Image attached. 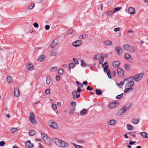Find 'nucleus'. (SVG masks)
Instances as JSON below:
<instances>
[{
	"label": "nucleus",
	"mask_w": 148,
	"mask_h": 148,
	"mask_svg": "<svg viewBox=\"0 0 148 148\" xmlns=\"http://www.w3.org/2000/svg\"><path fill=\"white\" fill-rule=\"evenodd\" d=\"M51 81V79L50 77L48 76L47 77V79H46V83L47 84H49L50 83Z\"/></svg>",
	"instance_id": "nucleus-33"
},
{
	"label": "nucleus",
	"mask_w": 148,
	"mask_h": 148,
	"mask_svg": "<svg viewBox=\"0 0 148 148\" xmlns=\"http://www.w3.org/2000/svg\"><path fill=\"white\" fill-rule=\"evenodd\" d=\"M82 90L79 87H78L77 89V92H81L82 91Z\"/></svg>",
	"instance_id": "nucleus-61"
},
{
	"label": "nucleus",
	"mask_w": 148,
	"mask_h": 148,
	"mask_svg": "<svg viewBox=\"0 0 148 148\" xmlns=\"http://www.w3.org/2000/svg\"><path fill=\"white\" fill-rule=\"evenodd\" d=\"M112 10H110V11H109L108 12H107L106 13V15L107 16H110V14L112 13Z\"/></svg>",
	"instance_id": "nucleus-54"
},
{
	"label": "nucleus",
	"mask_w": 148,
	"mask_h": 148,
	"mask_svg": "<svg viewBox=\"0 0 148 148\" xmlns=\"http://www.w3.org/2000/svg\"><path fill=\"white\" fill-rule=\"evenodd\" d=\"M34 6V3L33 4H31L29 6V7L28 8L29 10H32V9L33 7Z\"/></svg>",
	"instance_id": "nucleus-45"
},
{
	"label": "nucleus",
	"mask_w": 148,
	"mask_h": 148,
	"mask_svg": "<svg viewBox=\"0 0 148 148\" xmlns=\"http://www.w3.org/2000/svg\"><path fill=\"white\" fill-rule=\"evenodd\" d=\"M120 30V28H115L114 29V31L116 32L119 31Z\"/></svg>",
	"instance_id": "nucleus-60"
},
{
	"label": "nucleus",
	"mask_w": 148,
	"mask_h": 148,
	"mask_svg": "<svg viewBox=\"0 0 148 148\" xmlns=\"http://www.w3.org/2000/svg\"><path fill=\"white\" fill-rule=\"evenodd\" d=\"M58 72L60 75H62L64 73V70L62 69H60L58 70Z\"/></svg>",
	"instance_id": "nucleus-39"
},
{
	"label": "nucleus",
	"mask_w": 148,
	"mask_h": 148,
	"mask_svg": "<svg viewBox=\"0 0 148 148\" xmlns=\"http://www.w3.org/2000/svg\"><path fill=\"white\" fill-rule=\"evenodd\" d=\"M36 133V132L34 130H31L29 132V134L30 136H32L35 135Z\"/></svg>",
	"instance_id": "nucleus-27"
},
{
	"label": "nucleus",
	"mask_w": 148,
	"mask_h": 148,
	"mask_svg": "<svg viewBox=\"0 0 148 148\" xmlns=\"http://www.w3.org/2000/svg\"><path fill=\"white\" fill-rule=\"evenodd\" d=\"M96 93L97 95H99L102 94V93L101 90H100L99 89H96L95 90Z\"/></svg>",
	"instance_id": "nucleus-32"
},
{
	"label": "nucleus",
	"mask_w": 148,
	"mask_h": 148,
	"mask_svg": "<svg viewBox=\"0 0 148 148\" xmlns=\"http://www.w3.org/2000/svg\"><path fill=\"white\" fill-rule=\"evenodd\" d=\"M98 7L99 8H100L101 9V10H102V9L103 8V6L102 4L99 5Z\"/></svg>",
	"instance_id": "nucleus-64"
},
{
	"label": "nucleus",
	"mask_w": 148,
	"mask_h": 148,
	"mask_svg": "<svg viewBox=\"0 0 148 148\" xmlns=\"http://www.w3.org/2000/svg\"><path fill=\"white\" fill-rule=\"evenodd\" d=\"M125 89L124 90V92L126 93L128 92H130L132 91L133 90V88L132 87L125 88Z\"/></svg>",
	"instance_id": "nucleus-16"
},
{
	"label": "nucleus",
	"mask_w": 148,
	"mask_h": 148,
	"mask_svg": "<svg viewBox=\"0 0 148 148\" xmlns=\"http://www.w3.org/2000/svg\"><path fill=\"white\" fill-rule=\"evenodd\" d=\"M134 84V82L133 81H130L127 83L125 86V88L132 87Z\"/></svg>",
	"instance_id": "nucleus-14"
},
{
	"label": "nucleus",
	"mask_w": 148,
	"mask_h": 148,
	"mask_svg": "<svg viewBox=\"0 0 148 148\" xmlns=\"http://www.w3.org/2000/svg\"><path fill=\"white\" fill-rule=\"evenodd\" d=\"M75 65V64L73 63H71L69 64V68H73Z\"/></svg>",
	"instance_id": "nucleus-41"
},
{
	"label": "nucleus",
	"mask_w": 148,
	"mask_h": 148,
	"mask_svg": "<svg viewBox=\"0 0 148 148\" xmlns=\"http://www.w3.org/2000/svg\"><path fill=\"white\" fill-rule=\"evenodd\" d=\"M48 124L49 126L51 128L56 129L58 127V125L56 123L53 122L52 120L48 121Z\"/></svg>",
	"instance_id": "nucleus-4"
},
{
	"label": "nucleus",
	"mask_w": 148,
	"mask_h": 148,
	"mask_svg": "<svg viewBox=\"0 0 148 148\" xmlns=\"http://www.w3.org/2000/svg\"><path fill=\"white\" fill-rule=\"evenodd\" d=\"M104 44L107 46H110L112 44V42L109 40H107L104 42Z\"/></svg>",
	"instance_id": "nucleus-22"
},
{
	"label": "nucleus",
	"mask_w": 148,
	"mask_h": 148,
	"mask_svg": "<svg viewBox=\"0 0 148 148\" xmlns=\"http://www.w3.org/2000/svg\"><path fill=\"white\" fill-rule=\"evenodd\" d=\"M127 80L126 79H124L123 80V81L121 82L119 84H117V85L119 86H123L124 83L125 81Z\"/></svg>",
	"instance_id": "nucleus-40"
},
{
	"label": "nucleus",
	"mask_w": 148,
	"mask_h": 148,
	"mask_svg": "<svg viewBox=\"0 0 148 148\" xmlns=\"http://www.w3.org/2000/svg\"><path fill=\"white\" fill-rule=\"evenodd\" d=\"M50 28V26L48 25H46L45 26V28L46 30H48Z\"/></svg>",
	"instance_id": "nucleus-57"
},
{
	"label": "nucleus",
	"mask_w": 148,
	"mask_h": 148,
	"mask_svg": "<svg viewBox=\"0 0 148 148\" xmlns=\"http://www.w3.org/2000/svg\"><path fill=\"white\" fill-rule=\"evenodd\" d=\"M58 43V41L57 40H54L52 44L51 45L50 47L51 48H53L55 45Z\"/></svg>",
	"instance_id": "nucleus-15"
},
{
	"label": "nucleus",
	"mask_w": 148,
	"mask_h": 148,
	"mask_svg": "<svg viewBox=\"0 0 148 148\" xmlns=\"http://www.w3.org/2000/svg\"><path fill=\"white\" fill-rule=\"evenodd\" d=\"M115 49L119 55H120L122 54L123 52L122 50L120 47L117 46L115 47Z\"/></svg>",
	"instance_id": "nucleus-10"
},
{
	"label": "nucleus",
	"mask_w": 148,
	"mask_h": 148,
	"mask_svg": "<svg viewBox=\"0 0 148 148\" xmlns=\"http://www.w3.org/2000/svg\"><path fill=\"white\" fill-rule=\"evenodd\" d=\"M93 89V88L92 87H90V86H88L86 90H91Z\"/></svg>",
	"instance_id": "nucleus-59"
},
{
	"label": "nucleus",
	"mask_w": 148,
	"mask_h": 148,
	"mask_svg": "<svg viewBox=\"0 0 148 148\" xmlns=\"http://www.w3.org/2000/svg\"><path fill=\"white\" fill-rule=\"evenodd\" d=\"M82 43L81 40H79L73 42L72 45L75 47H77L80 45Z\"/></svg>",
	"instance_id": "nucleus-7"
},
{
	"label": "nucleus",
	"mask_w": 148,
	"mask_h": 148,
	"mask_svg": "<svg viewBox=\"0 0 148 148\" xmlns=\"http://www.w3.org/2000/svg\"><path fill=\"white\" fill-rule=\"evenodd\" d=\"M123 93H122L120 95H118L116 97V99H120L123 97Z\"/></svg>",
	"instance_id": "nucleus-47"
},
{
	"label": "nucleus",
	"mask_w": 148,
	"mask_h": 148,
	"mask_svg": "<svg viewBox=\"0 0 148 148\" xmlns=\"http://www.w3.org/2000/svg\"><path fill=\"white\" fill-rule=\"evenodd\" d=\"M6 79L8 82H11L12 81V78L10 76H7Z\"/></svg>",
	"instance_id": "nucleus-42"
},
{
	"label": "nucleus",
	"mask_w": 148,
	"mask_h": 148,
	"mask_svg": "<svg viewBox=\"0 0 148 148\" xmlns=\"http://www.w3.org/2000/svg\"><path fill=\"white\" fill-rule=\"evenodd\" d=\"M126 127L127 129L130 130H132L134 128L130 124L127 125Z\"/></svg>",
	"instance_id": "nucleus-29"
},
{
	"label": "nucleus",
	"mask_w": 148,
	"mask_h": 148,
	"mask_svg": "<svg viewBox=\"0 0 148 148\" xmlns=\"http://www.w3.org/2000/svg\"><path fill=\"white\" fill-rule=\"evenodd\" d=\"M41 136L46 144H48L49 143L50 139L46 134L44 133H41Z\"/></svg>",
	"instance_id": "nucleus-5"
},
{
	"label": "nucleus",
	"mask_w": 148,
	"mask_h": 148,
	"mask_svg": "<svg viewBox=\"0 0 148 148\" xmlns=\"http://www.w3.org/2000/svg\"><path fill=\"white\" fill-rule=\"evenodd\" d=\"M26 67L27 69L29 70H32L34 69V65L29 62H28L26 65Z\"/></svg>",
	"instance_id": "nucleus-8"
},
{
	"label": "nucleus",
	"mask_w": 148,
	"mask_h": 148,
	"mask_svg": "<svg viewBox=\"0 0 148 148\" xmlns=\"http://www.w3.org/2000/svg\"><path fill=\"white\" fill-rule=\"evenodd\" d=\"M75 109V107H73L70 110L69 114H73L74 112Z\"/></svg>",
	"instance_id": "nucleus-37"
},
{
	"label": "nucleus",
	"mask_w": 148,
	"mask_h": 148,
	"mask_svg": "<svg viewBox=\"0 0 148 148\" xmlns=\"http://www.w3.org/2000/svg\"><path fill=\"white\" fill-rule=\"evenodd\" d=\"M101 59L99 61V63L100 64H102L103 62L104 59V57L102 56H101Z\"/></svg>",
	"instance_id": "nucleus-43"
},
{
	"label": "nucleus",
	"mask_w": 148,
	"mask_h": 148,
	"mask_svg": "<svg viewBox=\"0 0 148 148\" xmlns=\"http://www.w3.org/2000/svg\"><path fill=\"white\" fill-rule=\"evenodd\" d=\"M131 105L130 104L128 106H125L120 109L116 114V115L117 116H119L125 114V112L131 107Z\"/></svg>",
	"instance_id": "nucleus-2"
},
{
	"label": "nucleus",
	"mask_w": 148,
	"mask_h": 148,
	"mask_svg": "<svg viewBox=\"0 0 148 148\" xmlns=\"http://www.w3.org/2000/svg\"><path fill=\"white\" fill-rule=\"evenodd\" d=\"M118 73L119 76H122L124 73V71L121 68H118L117 69Z\"/></svg>",
	"instance_id": "nucleus-11"
},
{
	"label": "nucleus",
	"mask_w": 148,
	"mask_h": 148,
	"mask_svg": "<svg viewBox=\"0 0 148 148\" xmlns=\"http://www.w3.org/2000/svg\"><path fill=\"white\" fill-rule=\"evenodd\" d=\"M33 25L34 27L36 28H38L39 27V25L38 23L36 22L34 23L33 24Z\"/></svg>",
	"instance_id": "nucleus-52"
},
{
	"label": "nucleus",
	"mask_w": 148,
	"mask_h": 148,
	"mask_svg": "<svg viewBox=\"0 0 148 148\" xmlns=\"http://www.w3.org/2000/svg\"><path fill=\"white\" fill-rule=\"evenodd\" d=\"M58 67L57 66H55L51 68L50 70V71L51 72H54L56 71Z\"/></svg>",
	"instance_id": "nucleus-31"
},
{
	"label": "nucleus",
	"mask_w": 148,
	"mask_h": 148,
	"mask_svg": "<svg viewBox=\"0 0 148 148\" xmlns=\"http://www.w3.org/2000/svg\"><path fill=\"white\" fill-rule=\"evenodd\" d=\"M73 30L72 29H69L68 31V33L69 34H71L73 33Z\"/></svg>",
	"instance_id": "nucleus-53"
},
{
	"label": "nucleus",
	"mask_w": 148,
	"mask_h": 148,
	"mask_svg": "<svg viewBox=\"0 0 148 148\" xmlns=\"http://www.w3.org/2000/svg\"><path fill=\"white\" fill-rule=\"evenodd\" d=\"M127 51L132 53H134L135 52V50L134 47L130 45Z\"/></svg>",
	"instance_id": "nucleus-18"
},
{
	"label": "nucleus",
	"mask_w": 148,
	"mask_h": 148,
	"mask_svg": "<svg viewBox=\"0 0 148 148\" xmlns=\"http://www.w3.org/2000/svg\"><path fill=\"white\" fill-rule=\"evenodd\" d=\"M140 135L143 138H148V133L143 132L140 133Z\"/></svg>",
	"instance_id": "nucleus-17"
},
{
	"label": "nucleus",
	"mask_w": 148,
	"mask_h": 148,
	"mask_svg": "<svg viewBox=\"0 0 148 148\" xmlns=\"http://www.w3.org/2000/svg\"><path fill=\"white\" fill-rule=\"evenodd\" d=\"M31 122L34 125H36V120L34 118H31L29 119Z\"/></svg>",
	"instance_id": "nucleus-28"
},
{
	"label": "nucleus",
	"mask_w": 148,
	"mask_h": 148,
	"mask_svg": "<svg viewBox=\"0 0 148 148\" xmlns=\"http://www.w3.org/2000/svg\"><path fill=\"white\" fill-rule=\"evenodd\" d=\"M72 94L73 96H76V95L77 94V92L76 91L73 90L72 92Z\"/></svg>",
	"instance_id": "nucleus-50"
},
{
	"label": "nucleus",
	"mask_w": 148,
	"mask_h": 148,
	"mask_svg": "<svg viewBox=\"0 0 148 148\" xmlns=\"http://www.w3.org/2000/svg\"><path fill=\"white\" fill-rule=\"evenodd\" d=\"M116 102H112L110 103L108 105V107L110 108H113L115 107Z\"/></svg>",
	"instance_id": "nucleus-19"
},
{
	"label": "nucleus",
	"mask_w": 148,
	"mask_h": 148,
	"mask_svg": "<svg viewBox=\"0 0 148 148\" xmlns=\"http://www.w3.org/2000/svg\"><path fill=\"white\" fill-rule=\"evenodd\" d=\"M73 60L75 64H78V60L77 59H76L75 58H73Z\"/></svg>",
	"instance_id": "nucleus-51"
},
{
	"label": "nucleus",
	"mask_w": 148,
	"mask_h": 148,
	"mask_svg": "<svg viewBox=\"0 0 148 148\" xmlns=\"http://www.w3.org/2000/svg\"><path fill=\"white\" fill-rule=\"evenodd\" d=\"M25 145L27 148H32L33 147V145L31 143L30 140L27 141L25 143Z\"/></svg>",
	"instance_id": "nucleus-12"
},
{
	"label": "nucleus",
	"mask_w": 148,
	"mask_h": 148,
	"mask_svg": "<svg viewBox=\"0 0 148 148\" xmlns=\"http://www.w3.org/2000/svg\"><path fill=\"white\" fill-rule=\"evenodd\" d=\"M125 68L126 70L129 71L130 69V65L128 64H126L125 65Z\"/></svg>",
	"instance_id": "nucleus-44"
},
{
	"label": "nucleus",
	"mask_w": 148,
	"mask_h": 148,
	"mask_svg": "<svg viewBox=\"0 0 148 148\" xmlns=\"http://www.w3.org/2000/svg\"><path fill=\"white\" fill-rule=\"evenodd\" d=\"M129 46L130 45H129L125 44L123 45V47L124 49L127 51L128 49Z\"/></svg>",
	"instance_id": "nucleus-38"
},
{
	"label": "nucleus",
	"mask_w": 148,
	"mask_h": 148,
	"mask_svg": "<svg viewBox=\"0 0 148 148\" xmlns=\"http://www.w3.org/2000/svg\"><path fill=\"white\" fill-rule=\"evenodd\" d=\"M87 112V111L86 109H84L81 110L80 112V114L81 115H83L84 114H86Z\"/></svg>",
	"instance_id": "nucleus-26"
},
{
	"label": "nucleus",
	"mask_w": 148,
	"mask_h": 148,
	"mask_svg": "<svg viewBox=\"0 0 148 148\" xmlns=\"http://www.w3.org/2000/svg\"><path fill=\"white\" fill-rule=\"evenodd\" d=\"M116 123V121L112 119L111 120L109 121L107 124L109 125H114Z\"/></svg>",
	"instance_id": "nucleus-20"
},
{
	"label": "nucleus",
	"mask_w": 148,
	"mask_h": 148,
	"mask_svg": "<svg viewBox=\"0 0 148 148\" xmlns=\"http://www.w3.org/2000/svg\"><path fill=\"white\" fill-rule=\"evenodd\" d=\"M52 107L54 109H57L56 106L54 104H53L52 105Z\"/></svg>",
	"instance_id": "nucleus-63"
},
{
	"label": "nucleus",
	"mask_w": 148,
	"mask_h": 148,
	"mask_svg": "<svg viewBox=\"0 0 148 148\" xmlns=\"http://www.w3.org/2000/svg\"><path fill=\"white\" fill-rule=\"evenodd\" d=\"M60 79V77L59 75H57L56 77V80L57 81H59Z\"/></svg>",
	"instance_id": "nucleus-55"
},
{
	"label": "nucleus",
	"mask_w": 148,
	"mask_h": 148,
	"mask_svg": "<svg viewBox=\"0 0 148 148\" xmlns=\"http://www.w3.org/2000/svg\"><path fill=\"white\" fill-rule=\"evenodd\" d=\"M5 144V142L3 141H1L0 142V146H3Z\"/></svg>",
	"instance_id": "nucleus-58"
},
{
	"label": "nucleus",
	"mask_w": 148,
	"mask_h": 148,
	"mask_svg": "<svg viewBox=\"0 0 148 148\" xmlns=\"http://www.w3.org/2000/svg\"><path fill=\"white\" fill-rule=\"evenodd\" d=\"M57 53L54 51H52L51 52V55L52 56H55L56 55Z\"/></svg>",
	"instance_id": "nucleus-48"
},
{
	"label": "nucleus",
	"mask_w": 148,
	"mask_h": 148,
	"mask_svg": "<svg viewBox=\"0 0 148 148\" xmlns=\"http://www.w3.org/2000/svg\"><path fill=\"white\" fill-rule=\"evenodd\" d=\"M144 75L143 73L136 75L134 77V80L136 82H138L140 80Z\"/></svg>",
	"instance_id": "nucleus-6"
},
{
	"label": "nucleus",
	"mask_w": 148,
	"mask_h": 148,
	"mask_svg": "<svg viewBox=\"0 0 148 148\" xmlns=\"http://www.w3.org/2000/svg\"><path fill=\"white\" fill-rule=\"evenodd\" d=\"M102 55L101 54L98 53L97 55L94 56V59L95 60H97L99 59L101 57Z\"/></svg>",
	"instance_id": "nucleus-21"
},
{
	"label": "nucleus",
	"mask_w": 148,
	"mask_h": 148,
	"mask_svg": "<svg viewBox=\"0 0 148 148\" xmlns=\"http://www.w3.org/2000/svg\"><path fill=\"white\" fill-rule=\"evenodd\" d=\"M120 65V62L118 61H114L112 63V65L115 67L119 66Z\"/></svg>",
	"instance_id": "nucleus-23"
},
{
	"label": "nucleus",
	"mask_w": 148,
	"mask_h": 148,
	"mask_svg": "<svg viewBox=\"0 0 148 148\" xmlns=\"http://www.w3.org/2000/svg\"><path fill=\"white\" fill-rule=\"evenodd\" d=\"M122 8L121 7H118L116 8H115L114 10V11H113V12H112V14H114V13H115L116 12H117L118 11H119L120 10V9H121Z\"/></svg>",
	"instance_id": "nucleus-30"
},
{
	"label": "nucleus",
	"mask_w": 148,
	"mask_h": 148,
	"mask_svg": "<svg viewBox=\"0 0 148 148\" xmlns=\"http://www.w3.org/2000/svg\"><path fill=\"white\" fill-rule=\"evenodd\" d=\"M125 58L127 60H128L131 58V56L128 53H126L125 55Z\"/></svg>",
	"instance_id": "nucleus-35"
},
{
	"label": "nucleus",
	"mask_w": 148,
	"mask_h": 148,
	"mask_svg": "<svg viewBox=\"0 0 148 148\" xmlns=\"http://www.w3.org/2000/svg\"><path fill=\"white\" fill-rule=\"evenodd\" d=\"M107 64V62H106L102 65V66L104 68V72L106 73L108 78L110 79L111 78V76L110 75V70L109 69H108V66Z\"/></svg>",
	"instance_id": "nucleus-3"
},
{
	"label": "nucleus",
	"mask_w": 148,
	"mask_h": 148,
	"mask_svg": "<svg viewBox=\"0 0 148 148\" xmlns=\"http://www.w3.org/2000/svg\"><path fill=\"white\" fill-rule=\"evenodd\" d=\"M128 11L130 14H133L135 13V9L132 7H130L128 8Z\"/></svg>",
	"instance_id": "nucleus-13"
},
{
	"label": "nucleus",
	"mask_w": 148,
	"mask_h": 148,
	"mask_svg": "<svg viewBox=\"0 0 148 148\" xmlns=\"http://www.w3.org/2000/svg\"><path fill=\"white\" fill-rule=\"evenodd\" d=\"M139 120L135 118L132 120V122L134 124H137L139 122Z\"/></svg>",
	"instance_id": "nucleus-24"
},
{
	"label": "nucleus",
	"mask_w": 148,
	"mask_h": 148,
	"mask_svg": "<svg viewBox=\"0 0 148 148\" xmlns=\"http://www.w3.org/2000/svg\"><path fill=\"white\" fill-rule=\"evenodd\" d=\"M44 56L43 55H41L39 56L38 59V61L39 62H42L44 60Z\"/></svg>",
	"instance_id": "nucleus-25"
},
{
	"label": "nucleus",
	"mask_w": 148,
	"mask_h": 148,
	"mask_svg": "<svg viewBox=\"0 0 148 148\" xmlns=\"http://www.w3.org/2000/svg\"><path fill=\"white\" fill-rule=\"evenodd\" d=\"M53 142L58 146L62 147H67L68 146V144L66 142L62 141L58 138H52Z\"/></svg>",
	"instance_id": "nucleus-1"
},
{
	"label": "nucleus",
	"mask_w": 148,
	"mask_h": 148,
	"mask_svg": "<svg viewBox=\"0 0 148 148\" xmlns=\"http://www.w3.org/2000/svg\"><path fill=\"white\" fill-rule=\"evenodd\" d=\"M50 92V89H47L45 92V93L46 95H48L49 94Z\"/></svg>",
	"instance_id": "nucleus-49"
},
{
	"label": "nucleus",
	"mask_w": 148,
	"mask_h": 148,
	"mask_svg": "<svg viewBox=\"0 0 148 148\" xmlns=\"http://www.w3.org/2000/svg\"><path fill=\"white\" fill-rule=\"evenodd\" d=\"M35 117V115L34 114V113L31 112H30L29 114V119H31V118H32Z\"/></svg>",
	"instance_id": "nucleus-36"
},
{
	"label": "nucleus",
	"mask_w": 148,
	"mask_h": 148,
	"mask_svg": "<svg viewBox=\"0 0 148 148\" xmlns=\"http://www.w3.org/2000/svg\"><path fill=\"white\" fill-rule=\"evenodd\" d=\"M71 106L75 107L76 106V103L74 102H73L71 103Z\"/></svg>",
	"instance_id": "nucleus-62"
},
{
	"label": "nucleus",
	"mask_w": 148,
	"mask_h": 148,
	"mask_svg": "<svg viewBox=\"0 0 148 148\" xmlns=\"http://www.w3.org/2000/svg\"><path fill=\"white\" fill-rule=\"evenodd\" d=\"M81 65L82 66L85 67L86 66V64L85 63L84 61L83 60H82Z\"/></svg>",
	"instance_id": "nucleus-46"
},
{
	"label": "nucleus",
	"mask_w": 148,
	"mask_h": 148,
	"mask_svg": "<svg viewBox=\"0 0 148 148\" xmlns=\"http://www.w3.org/2000/svg\"><path fill=\"white\" fill-rule=\"evenodd\" d=\"M72 144L74 146L75 148H84L83 146L79 145H77L75 143H72Z\"/></svg>",
	"instance_id": "nucleus-34"
},
{
	"label": "nucleus",
	"mask_w": 148,
	"mask_h": 148,
	"mask_svg": "<svg viewBox=\"0 0 148 148\" xmlns=\"http://www.w3.org/2000/svg\"><path fill=\"white\" fill-rule=\"evenodd\" d=\"M17 130V129L16 128H14L11 129V131L12 132H15L16 130Z\"/></svg>",
	"instance_id": "nucleus-56"
},
{
	"label": "nucleus",
	"mask_w": 148,
	"mask_h": 148,
	"mask_svg": "<svg viewBox=\"0 0 148 148\" xmlns=\"http://www.w3.org/2000/svg\"><path fill=\"white\" fill-rule=\"evenodd\" d=\"M14 96L16 97H18L20 96V91L18 87H16L14 88Z\"/></svg>",
	"instance_id": "nucleus-9"
}]
</instances>
